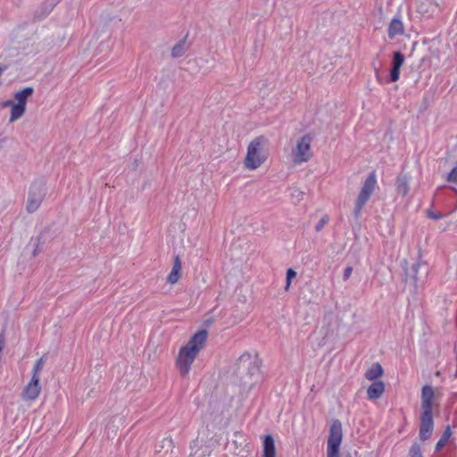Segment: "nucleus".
<instances>
[{"label": "nucleus", "instance_id": "f257e3e1", "mask_svg": "<svg viewBox=\"0 0 457 457\" xmlns=\"http://www.w3.org/2000/svg\"><path fill=\"white\" fill-rule=\"evenodd\" d=\"M207 339L206 330H200L195 333L189 341L182 346L176 357L175 364L182 377L188 375L191 366L196 356L203 349Z\"/></svg>", "mask_w": 457, "mask_h": 457}, {"label": "nucleus", "instance_id": "f03ea898", "mask_svg": "<svg viewBox=\"0 0 457 457\" xmlns=\"http://www.w3.org/2000/svg\"><path fill=\"white\" fill-rule=\"evenodd\" d=\"M266 142V138L260 136L249 143L245 158V166L246 169L254 170L267 160V154L264 150Z\"/></svg>", "mask_w": 457, "mask_h": 457}, {"label": "nucleus", "instance_id": "7ed1b4c3", "mask_svg": "<svg viewBox=\"0 0 457 457\" xmlns=\"http://www.w3.org/2000/svg\"><path fill=\"white\" fill-rule=\"evenodd\" d=\"M377 187H378L377 174L375 171H372L369 174V176L366 178V179L362 183L361 190L357 195V198L355 201V206L353 209V214H354L355 218H359L362 208L368 203V201L370 199L371 195H373V193L375 192Z\"/></svg>", "mask_w": 457, "mask_h": 457}, {"label": "nucleus", "instance_id": "20e7f679", "mask_svg": "<svg viewBox=\"0 0 457 457\" xmlns=\"http://www.w3.org/2000/svg\"><path fill=\"white\" fill-rule=\"evenodd\" d=\"M313 141V137L310 134H304L301 137L292 149V159L294 163L301 164L307 162L312 156L311 145Z\"/></svg>", "mask_w": 457, "mask_h": 457}, {"label": "nucleus", "instance_id": "39448f33", "mask_svg": "<svg viewBox=\"0 0 457 457\" xmlns=\"http://www.w3.org/2000/svg\"><path fill=\"white\" fill-rule=\"evenodd\" d=\"M343 439V429L340 420H335L331 423L328 438L327 457H339V449ZM345 457H352L347 454Z\"/></svg>", "mask_w": 457, "mask_h": 457}, {"label": "nucleus", "instance_id": "423d86ee", "mask_svg": "<svg viewBox=\"0 0 457 457\" xmlns=\"http://www.w3.org/2000/svg\"><path fill=\"white\" fill-rule=\"evenodd\" d=\"M44 190L42 186L34 184L30 187L26 209L29 212H36L43 200Z\"/></svg>", "mask_w": 457, "mask_h": 457}, {"label": "nucleus", "instance_id": "0eeeda50", "mask_svg": "<svg viewBox=\"0 0 457 457\" xmlns=\"http://www.w3.org/2000/svg\"><path fill=\"white\" fill-rule=\"evenodd\" d=\"M40 378L31 376L29 382L24 386L21 397L25 401H35L41 393Z\"/></svg>", "mask_w": 457, "mask_h": 457}, {"label": "nucleus", "instance_id": "6e6552de", "mask_svg": "<svg viewBox=\"0 0 457 457\" xmlns=\"http://www.w3.org/2000/svg\"><path fill=\"white\" fill-rule=\"evenodd\" d=\"M434 422L432 412L422 411L420 426V438L422 441L428 440L433 432Z\"/></svg>", "mask_w": 457, "mask_h": 457}, {"label": "nucleus", "instance_id": "1a4fd4ad", "mask_svg": "<svg viewBox=\"0 0 457 457\" xmlns=\"http://www.w3.org/2000/svg\"><path fill=\"white\" fill-rule=\"evenodd\" d=\"M405 61L404 55L397 51L393 54L392 68L390 71V81L396 82L400 78V69L403 65Z\"/></svg>", "mask_w": 457, "mask_h": 457}, {"label": "nucleus", "instance_id": "9d476101", "mask_svg": "<svg viewBox=\"0 0 457 457\" xmlns=\"http://www.w3.org/2000/svg\"><path fill=\"white\" fill-rule=\"evenodd\" d=\"M435 396L432 386L427 385L421 390V410L426 412H432L433 399Z\"/></svg>", "mask_w": 457, "mask_h": 457}, {"label": "nucleus", "instance_id": "9b49d317", "mask_svg": "<svg viewBox=\"0 0 457 457\" xmlns=\"http://www.w3.org/2000/svg\"><path fill=\"white\" fill-rule=\"evenodd\" d=\"M182 270V263L179 255H176L173 259V264L170 272L167 277V282L170 285L176 284L180 277Z\"/></svg>", "mask_w": 457, "mask_h": 457}, {"label": "nucleus", "instance_id": "f8f14e48", "mask_svg": "<svg viewBox=\"0 0 457 457\" xmlns=\"http://www.w3.org/2000/svg\"><path fill=\"white\" fill-rule=\"evenodd\" d=\"M385 391V384L380 381H374L367 389V395L370 400L378 399Z\"/></svg>", "mask_w": 457, "mask_h": 457}, {"label": "nucleus", "instance_id": "ddd939ff", "mask_svg": "<svg viewBox=\"0 0 457 457\" xmlns=\"http://www.w3.org/2000/svg\"><path fill=\"white\" fill-rule=\"evenodd\" d=\"M262 457H276L275 441L271 435L263 437V452Z\"/></svg>", "mask_w": 457, "mask_h": 457}, {"label": "nucleus", "instance_id": "4468645a", "mask_svg": "<svg viewBox=\"0 0 457 457\" xmlns=\"http://www.w3.org/2000/svg\"><path fill=\"white\" fill-rule=\"evenodd\" d=\"M59 2L60 0H45L36 12V16L39 19L46 17Z\"/></svg>", "mask_w": 457, "mask_h": 457}, {"label": "nucleus", "instance_id": "2eb2a0df", "mask_svg": "<svg viewBox=\"0 0 457 457\" xmlns=\"http://www.w3.org/2000/svg\"><path fill=\"white\" fill-rule=\"evenodd\" d=\"M33 92L34 89L31 87H26L21 90L16 92L14 94V99L16 100L15 104H19L26 107L27 100L29 96H32Z\"/></svg>", "mask_w": 457, "mask_h": 457}, {"label": "nucleus", "instance_id": "dca6fc26", "mask_svg": "<svg viewBox=\"0 0 457 457\" xmlns=\"http://www.w3.org/2000/svg\"><path fill=\"white\" fill-rule=\"evenodd\" d=\"M383 375V368L379 363H374L370 367L366 373L365 378L370 381H378L377 379Z\"/></svg>", "mask_w": 457, "mask_h": 457}, {"label": "nucleus", "instance_id": "f3484780", "mask_svg": "<svg viewBox=\"0 0 457 457\" xmlns=\"http://www.w3.org/2000/svg\"><path fill=\"white\" fill-rule=\"evenodd\" d=\"M403 33V25L400 19L394 18L388 27V37L394 38L397 35Z\"/></svg>", "mask_w": 457, "mask_h": 457}, {"label": "nucleus", "instance_id": "a211bd4d", "mask_svg": "<svg viewBox=\"0 0 457 457\" xmlns=\"http://www.w3.org/2000/svg\"><path fill=\"white\" fill-rule=\"evenodd\" d=\"M396 190L403 196L409 193V179L406 175H400L396 179Z\"/></svg>", "mask_w": 457, "mask_h": 457}, {"label": "nucleus", "instance_id": "6ab92c4d", "mask_svg": "<svg viewBox=\"0 0 457 457\" xmlns=\"http://www.w3.org/2000/svg\"><path fill=\"white\" fill-rule=\"evenodd\" d=\"M25 111H26L25 106L19 104H12V106L11 108L9 121L10 122L16 121L17 120H19L20 118H21L23 116V114L25 113Z\"/></svg>", "mask_w": 457, "mask_h": 457}, {"label": "nucleus", "instance_id": "aec40b11", "mask_svg": "<svg viewBox=\"0 0 457 457\" xmlns=\"http://www.w3.org/2000/svg\"><path fill=\"white\" fill-rule=\"evenodd\" d=\"M451 436H452L451 428L448 426L445 428L441 437L439 438V440L437 441V443L436 445V452H439L447 444Z\"/></svg>", "mask_w": 457, "mask_h": 457}, {"label": "nucleus", "instance_id": "412c9836", "mask_svg": "<svg viewBox=\"0 0 457 457\" xmlns=\"http://www.w3.org/2000/svg\"><path fill=\"white\" fill-rule=\"evenodd\" d=\"M187 51L186 42L184 40L179 41L171 49V56L179 58L184 55Z\"/></svg>", "mask_w": 457, "mask_h": 457}, {"label": "nucleus", "instance_id": "4be33fe9", "mask_svg": "<svg viewBox=\"0 0 457 457\" xmlns=\"http://www.w3.org/2000/svg\"><path fill=\"white\" fill-rule=\"evenodd\" d=\"M43 366H44V359H43V357H41L40 359H38L36 361V363L32 369L31 376H35L36 378H39V374L43 369Z\"/></svg>", "mask_w": 457, "mask_h": 457}, {"label": "nucleus", "instance_id": "5701e85b", "mask_svg": "<svg viewBox=\"0 0 457 457\" xmlns=\"http://www.w3.org/2000/svg\"><path fill=\"white\" fill-rule=\"evenodd\" d=\"M296 276V272L293 270V269H288L287 270V281H286V286H285V289L287 291L291 286V281L294 278H295Z\"/></svg>", "mask_w": 457, "mask_h": 457}, {"label": "nucleus", "instance_id": "b1692460", "mask_svg": "<svg viewBox=\"0 0 457 457\" xmlns=\"http://www.w3.org/2000/svg\"><path fill=\"white\" fill-rule=\"evenodd\" d=\"M410 457H422L420 448L417 444L411 445L410 449Z\"/></svg>", "mask_w": 457, "mask_h": 457}, {"label": "nucleus", "instance_id": "393cba45", "mask_svg": "<svg viewBox=\"0 0 457 457\" xmlns=\"http://www.w3.org/2000/svg\"><path fill=\"white\" fill-rule=\"evenodd\" d=\"M329 220V218L328 215H324L320 220L319 222L316 224V227H315V230L317 232H320L323 228L324 226L328 222Z\"/></svg>", "mask_w": 457, "mask_h": 457}, {"label": "nucleus", "instance_id": "a878e982", "mask_svg": "<svg viewBox=\"0 0 457 457\" xmlns=\"http://www.w3.org/2000/svg\"><path fill=\"white\" fill-rule=\"evenodd\" d=\"M446 180L450 183L457 184V166L449 172Z\"/></svg>", "mask_w": 457, "mask_h": 457}, {"label": "nucleus", "instance_id": "bb28decb", "mask_svg": "<svg viewBox=\"0 0 457 457\" xmlns=\"http://www.w3.org/2000/svg\"><path fill=\"white\" fill-rule=\"evenodd\" d=\"M427 215L430 219H433V220H440V219H442L445 216L441 212H434L432 210H428L427 211Z\"/></svg>", "mask_w": 457, "mask_h": 457}, {"label": "nucleus", "instance_id": "cd10ccee", "mask_svg": "<svg viewBox=\"0 0 457 457\" xmlns=\"http://www.w3.org/2000/svg\"><path fill=\"white\" fill-rule=\"evenodd\" d=\"M352 272H353V268L350 266L346 267L344 270V276H343L344 280H347L351 277Z\"/></svg>", "mask_w": 457, "mask_h": 457}, {"label": "nucleus", "instance_id": "c85d7f7f", "mask_svg": "<svg viewBox=\"0 0 457 457\" xmlns=\"http://www.w3.org/2000/svg\"><path fill=\"white\" fill-rule=\"evenodd\" d=\"M15 103H13L12 100H7V101H4L3 104H2V106L3 107H8L10 106L12 108V104H14Z\"/></svg>", "mask_w": 457, "mask_h": 457}, {"label": "nucleus", "instance_id": "c756f323", "mask_svg": "<svg viewBox=\"0 0 457 457\" xmlns=\"http://www.w3.org/2000/svg\"><path fill=\"white\" fill-rule=\"evenodd\" d=\"M419 268H420V263H419V262H417V263L413 264V266H412V270H413V272H414L415 274H417V273H418Z\"/></svg>", "mask_w": 457, "mask_h": 457}, {"label": "nucleus", "instance_id": "7c9ffc66", "mask_svg": "<svg viewBox=\"0 0 457 457\" xmlns=\"http://www.w3.org/2000/svg\"><path fill=\"white\" fill-rule=\"evenodd\" d=\"M375 74H376L377 80H378L379 83H382L381 78H380L379 73H378V71L377 69H375Z\"/></svg>", "mask_w": 457, "mask_h": 457}, {"label": "nucleus", "instance_id": "2f4dec72", "mask_svg": "<svg viewBox=\"0 0 457 457\" xmlns=\"http://www.w3.org/2000/svg\"><path fill=\"white\" fill-rule=\"evenodd\" d=\"M245 357L249 358L250 356H249V354H243V355H241L240 359H243V358H245Z\"/></svg>", "mask_w": 457, "mask_h": 457}]
</instances>
